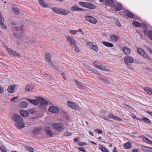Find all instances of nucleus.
<instances>
[{
  "label": "nucleus",
  "instance_id": "nucleus-10",
  "mask_svg": "<svg viewBox=\"0 0 152 152\" xmlns=\"http://www.w3.org/2000/svg\"><path fill=\"white\" fill-rule=\"evenodd\" d=\"M74 82L77 86L78 88L79 89L81 90H83L84 89L85 86L83 85L80 82L76 79L74 80Z\"/></svg>",
  "mask_w": 152,
  "mask_h": 152
},
{
  "label": "nucleus",
  "instance_id": "nucleus-60",
  "mask_svg": "<svg viewBox=\"0 0 152 152\" xmlns=\"http://www.w3.org/2000/svg\"><path fill=\"white\" fill-rule=\"evenodd\" d=\"M93 44V42H88L86 43V45L88 46H91Z\"/></svg>",
  "mask_w": 152,
  "mask_h": 152
},
{
  "label": "nucleus",
  "instance_id": "nucleus-28",
  "mask_svg": "<svg viewBox=\"0 0 152 152\" xmlns=\"http://www.w3.org/2000/svg\"><path fill=\"white\" fill-rule=\"evenodd\" d=\"M123 51L125 54H128L130 53V49L126 47H124L123 48Z\"/></svg>",
  "mask_w": 152,
  "mask_h": 152
},
{
  "label": "nucleus",
  "instance_id": "nucleus-32",
  "mask_svg": "<svg viewBox=\"0 0 152 152\" xmlns=\"http://www.w3.org/2000/svg\"><path fill=\"white\" fill-rule=\"evenodd\" d=\"M140 121H143L147 124H149L151 123L150 121L147 118H141L140 119Z\"/></svg>",
  "mask_w": 152,
  "mask_h": 152
},
{
  "label": "nucleus",
  "instance_id": "nucleus-39",
  "mask_svg": "<svg viewBox=\"0 0 152 152\" xmlns=\"http://www.w3.org/2000/svg\"><path fill=\"white\" fill-rule=\"evenodd\" d=\"M25 148L28 151H29L30 152H34L33 151V148L30 146H25Z\"/></svg>",
  "mask_w": 152,
  "mask_h": 152
},
{
  "label": "nucleus",
  "instance_id": "nucleus-37",
  "mask_svg": "<svg viewBox=\"0 0 152 152\" xmlns=\"http://www.w3.org/2000/svg\"><path fill=\"white\" fill-rule=\"evenodd\" d=\"M103 81L107 85L110 86L111 85V84L110 83V81L107 79H104Z\"/></svg>",
  "mask_w": 152,
  "mask_h": 152
},
{
  "label": "nucleus",
  "instance_id": "nucleus-47",
  "mask_svg": "<svg viewBox=\"0 0 152 152\" xmlns=\"http://www.w3.org/2000/svg\"><path fill=\"white\" fill-rule=\"evenodd\" d=\"M127 15L128 17L132 18H133L134 16V15L132 13L130 12L127 13Z\"/></svg>",
  "mask_w": 152,
  "mask_h": 152
},
{
  "label": "nucleus",
  "instance_id": "nucleus-55",
  "mask_svg": "<svg viewBox=\"0 0 152 152\" xmlns=\"http://www.w3.org/2000/svg\"><path fill=\"white\" fill-rule=\"evenodd\" d=\"M72 134L69 132H66L64 134V136H70Z\"/></svg>",
  "mask_w": 152,
  "mask_h": 152
},
{
  "label": "nucleus",
  "instance_id": "nucleus-20",
  "mask_svg": "<svg viewBox=\"0 0 152 152\" xmlns=\"http://www.w3.org/2000/svg\"><path fill=\"white\" fill-rule=\"evenodd\" d=\"M20 114L21 116L24 117H27L29 115V113L28 112L23 110H20Z\"/></svg>",
  "mask_w": 152,
  "mask_h": 152
},
{
  "label": "nucleus",
  "instance_id": "nucleus-23",
  "mask_svg": "<svg viewBox=\"0 0 152 152\" xmlns=\"http://www.w3.org/2000/svg\"><path fill=\"white\" fill-rule=\"evenodd\" d=\"M144 90L150 95H152V89L149 87H144Z\"/></svg>",
  "mask_w": 152,
  "mask_h": 152
},
{
  "label": "nucleus",
  "instance_id": "nucleus-56",
  "mask_svg": "<svg viewBox=\"0 0 152 152\" xmlns=\"http://www.w3.org/2000/svg\"><path fill=\"white\" fill-rule=\"evenodd\" d=\"M95 131L96 132L99 134H101L102 133V131L99 129H96L95 130Z\"/></svg>",
  "mask_w": 152,
  "mask_h": 152
},
{
  "label": "nucleus",
  "instance_id": "nucleus-11",
  "mask_svg": "<svg viewBox=\"0 0 152 152\" xmlns=\"http://www.w3.org/2000/svg\"><path fill=\"white\" fill-rule=\"evenodd\" d=\"M124 61L126 63H132L134 62L133 58L129 56H126L124 57Z\"/></svg>",
  "mask_w": 152,
  "mask_h": 152
},
{
  "label": "nucleus",
  "instance_id": "nucleus-42",
  "mask_svg": "<svg viewBox=\"0 0 152 152\" xmlns=\"http://www.w3.org/2000/svg\"><path fill=\"white\" fill-rule=\"evenodd\" d=\"M148 35L149 38L152 40V30L148 31Z\"/></svg>",
  "mask_w": 152,
  "mask_h": 152
},
{
  "label": "nucleus",
  "instance_id": "nucleus-4",
  "mask_svg": "<svg viewBox=\"0 0 152 152\" xmlns=\"http://www.w3.org/2000/svg\"><path fill=\"white\" fill-rule=\"evenodd\" d=\"M137 51L139 54L142 56L144 58H146L149 60H151L150 58L145 53L144 51L142 49L140 48H137Z\"/></svg>",
  "mask_w": 152,
  "mask_h": 152
},
{
  "label": "nucleus",
  "instance_id": "nucleus-8",
  "mask_svg": "<svg viewBox=\"0 0 152 152\" xmlns=\"http://www.w3.org/2000/svg\"><path fill=\"white\" fill-rule=\"evenodd\" d=\"M7 50L8 52L11 55H13L16 57H20V54L15 51L12 50L11 49L9 48H7Z\"/></svg>",
  "mask_w": 152,
  "mask_h": 152
},
{
  "label": "nucleus",
  "instance_id": "nucleus-43",
  "mask_svg": "<svg viewBox=\"0 0 152 152\" xmlns=\"http://www.w3.org/2000/svg\"><path fill=\"white\" fill-rule=\"evenodd\" d=\"M48 63L50 65L51 67L54 68L56 69H58V68L51 61H50Z\"/></svg>",
  "mask_w": 152,
  "mask_h": 152
},
{
  "label": "nucleus",
  "instance_id": "nucleus-27",
  "mask_svg": "<svg viewBox=\"0 0 152 152\" xmlns=\"http://www.w3.org/2000/svg\"><path fill=\"white\" fill-rule=\"evenodd\" d=\"M114 8L117 11H119L122 9L123 7L121 5L119 4L114 5Z\"/></svg>",
  "mask_w": 152,
  "mask_h": 152
},
{
  "label": "nucleus",
  "instance_id": "nucleus-21",
  "mask_svg": "<svg viewBox=\"0 0 152 152\" xmlns=\"http://www.w3.org/2000/svg\"><path fill=\"white\" fill-rule=\"evenodd\" d=\"M45 131L46 134L50 137H52L53 136V133L52 131L50 129V127H46L45 128Z\"/></svg>",
  "mask_w": 152,
  "mask_h": 152
},
{
  "label": "nucleus",
  "instance_id": "nucleus-25",
  "mask_svg": "<svg viewBox=\"0 0 152 152\" xmlns=\"http://www.w3.org/2000/svg\"><path fill=\"white\" fill-rule=\"evenodd\" d=\"M110 39L112 42H116L117 40V37L116 35L113 34L110 37Z\"/></svg>",
  "mask_w": 152,
  "mask_h": 152
},
{
  "label": "nucleus",
  "instance_id": "nucleus-53",
  "mask_svg": "<svg viewBox=\"0 0 152 152\" xmlns=\"http://www.w3.org/2000/svg\"><path fill=\"white\" fill-rule=\"evenodd\" d=\"M86 2H79V4L81 6L83 7H86Z\"/></svg>",
  "mask_w": 152,
  "mask_h": 152
},
{
  "label": "nucleus",
  "instance_id": "nucleus-5",
  "mask_svg": "<svg viewBox=\"0 0 152 152\" xmlns=\"http://www.w3.org/2000/svg\"><path fill=\"white\" fill-rule=\"evenodd\" d=\"M48 111L50 112L56 113L59 111V109L57 107L50 106L49 107Z\"/></svg>",
  "mask_w": 152,
  "mask_h": 152
},
{
  "label": "nucleus",
  "instance_id": "nucleus-16",
  "mask_svg": "<svg viewBox=\"0 0 152 152\" xmlns=\"http://www.w3.org/2000/svg\"><path fill=\"white\" fill-rule=\"evenodd\" d=\"M22 42L28 45H29L30 38L28 37H23L21 39Z\"/></svg>",
  "mask_w": 152,
  "mask_h": 152
},
{
  "label": "nucleus",
  "instance_id": "nucleus-19",
  "mask_svg": "<svg viewBox=\"0 0 152 152\" xmlns=\"http://www.w3.org/2000/svg\"><path fill=\"white\" fill-rule=\"evenodd\" d=\"M45 60L47 63L50 61L51 56L50 53H46L45 56Z\"/></svg>",
  "mask_w": 152,
  "mask_h": 152
},
{
  "label": "nucleus",
  "instance_id": "nucleus-52",
  "mask_svg": "<svg viewBox=\"0 0 152 152\" xmlns=\"http://www.w3.org/2000/svg\"><path fill=\"white\" fill-rule=\"evenodd\" d=\"M78 31H75L74 30H71L70 31V33L72 34H76Z\"/></svg>",
  "mask_w": 152,
  "mask_h": 152
},
{
  "label": "nucleus",
  "instance_id": "nucleus-18",
  "mask_svg": "<svg viewBox=\"0 0 152 152\" xmlns=\"http://www.w3.org/2000/svg\"><path fill=\"white\" fill-rule=\"evenodd\" d=\"M86 7L91 9L95 8V6L91 3L86 2Z\"/></svg>",
  "mask_w": 152,
  "mask_h": 152
},
{
  "label": "nucleus",
  "instance_id": "nucleus-50",
  "mask_svg": "<svg viewBox=\"0 0 152 152\" xmlns=\"http://www.w3.org/2000/svg\"><path fill=\"white\" fill-rule=\"evenodd\" d=\"M29 112L31 114H33L34 112H35V109H32L28 110Z\"/></svg>",
  "mask_w": 152,
  "mask_h": 152
},
{
  "label": "nucleus",
  "instance_id": "nucleus-54",
  "mask_svg": "<svg viewBox=\"0 0 152 152\" xmlns=\"http://www.w3.org/2000/svg\"><path fill=\"white\" fill-rule=\"evenodd\" d=\"M13 10L14 13L15 14H18L19 13V11L18 10H16V9L14 7L12 8Z\"/></svg>",
  "mask_w": 152,
  "mask_h": 152
},
{
  "label": "nucleus",
  "instance_id": "nucleus-9",
  "mask_svg": "<svg viewBox=\"0 0 152 152\" xmlns=\"http://www.w3.org/2000/svg\"><path fill=\"white\" fill-rule=\"evenodd\" d=\"M67 41L70 43V45L72 47L76 45V43L74 39L72 37L69 36H68L66 38Z\"/></svg>",
  "mask_w": 152,
  "mask_h": 152
},
{
  "label": "nucleus",
  "instance_id": "nucleus-12",
  "mask_svg": "<svg viewBox=\"0 0 152 152\" xmlns=\"http://www.w3.org/2000/svg\"><path fill=\"white\" fill-rule=\"evenodd\" d=\"M71 10L73 11H86L85 9L80 8L76 5H73L72 7L71 8Z\"/></svg>",
  "mask_w": 152,
  "mask_h": 152
},
{
  "label": "nucleus",
  "instance_id": "nucleus-13",
  "mask_svg": "<svg viewBox=\"0 0 152 152\" xmlns=\"http://www.w3.org/2000/svg\"><path fill=\"white\" fill-rule=\"evenodd\" d=\"M16 87L15 84H13L9 86L7 89V91L10 93H12L15 92V89Z\"/></svg>",
  "mask_w": 152,
  "mask_h": 152
},
{
  "label": "nucleus",
  "instance_id": "nucleus-59",
  "mask_svg": "<svg viewBox=\"0 0 152 152\" xmlns=\"http://www.w3.org/2000/svg\"><path fill=\"white\" fill-rule=\"evenodd\" d=\"M79 145L80 146H83L84 145H86V143L85 142H80L79 143Z\"/></svg>",
  "mask_w": 152,
  "mask_h": 152
},
{
  "label": "nucleus",
  "instance_id": "nucleus-14",
  "mask_svg": "<svg viewBox=\"0 0 152 152\" xmlns=\"http://www.w3.org/2000/svg\"><path fill=\"white\" fill-rule=\"evenodd\" d=\"M97 68L103 71L110 72V70L108 68H107L104 65H99L97 66Z\"/></svg>",
  "mask_w": 152,
  "mask_h": 152
},
{
  "label": "nucleus",
  "instance_id": "nucleus-40",
  "mask_svg": "<svg viewBox=\"0 0 152 152\" xmlns=\"http://www.w3.org/2000/svg\"><path fill=\"white\" fill-rule=\"evenodd\" d=\"M0 150L2 152H6L7 150L6 147L4 145L0 147Z\"/></svg>",
  "mask_w": 152,
  "mask_h": 152
},
{
  "label": "nucleus",
  "instance_id": "nucleus-49",
  "mask_svg": "<svg viewBox=\"0 0 152 152\" xmlns=\"http://www.w3.org/2000/svg\"><path fill=\"white\" fill-rule=\"evenodd\" d=\"M145 47L147 50H148L149 53L152 54V50L151 48L149 46L147 45L145 46Z\"/></svg>",
  "mask_w": 152,
  "mask_h": 152
},
{
  "label": "nucleus",
  "instance_id": "nucleus-33",
  "mask_svg": "<svg viewBox=\"0 0 152 152\" xmlns=\"http://www.w3.org/2000/svg\"><path fill=\"white\" fill-rule=\"evenodd\" d=\"M143 140L144 142L148 144H152V142L146 137H143Z\"/></svg>",
  "mask_w": 152,
  "mask_h": 152
},
{
  "label": "nucleus",
  "instance_id": "nucleus-24",
  "mask_svg": "<svg viewBox=\"0 0 152 152\" xmlns=\"http://www.w3.org/2000/svg\"><path fill=\"white\" fill-rule=\"evenodd\" d=\"M34 88V86L33 85L29 84L26 86L25 90L26 91H29L32 90Z\"/></svg>",
  "mask_w": 152,
  "mask_h": 152
},
{
  "label": "nucleus",
  "instance_id": "nucleus-45",
  "mask_svg": "<svg viewBox=\"0 0 152 152\" xmlns=\"http://www.w3.org/2000/svg\"><path fill=\"white\" fill-rule=\"evenodd\" d=\"M113 118L115 120L118 121H122V119L120 118V117L116 116H113Z\"/></svg>",
  "mask_w": 152,
  "mask_h": 152
},
{
  "label": "nucleus",
  "instance_id": "nucleus-34",
  "mask_svg": "<svg viewBox=\"0 0 152 152\" xmlns=\"http://www.w3.org/2000/svg\"><path fill=\"white\" fill-rule=\"evenodd\" d=\"M15 125L19 129H22L24 126V124L23 122L21 124H15Z\"/></svg>",
  "mask_w": 152,
  "mask_h": 152
},
{
  "label": "nucleus",
  "instance_id": "nucleus-6",
  "mask_svg": "<svg viewBox=\"0 0 152 152\" xmlns=\"http://www.w3.org/2000/svg\"><path fill=\"white\" fill-rule=\"evenodd\" d=\"M85 19L86 20L93 24H96L97 22V20L94 17L91 16H86Z\"/></svg>",
  "mask_w": 152,
  "mask_h": 152
},
{
  "label": "nucleus",
  "instance_id": "nucleus-2",
  "mask_svg": "<svg viewBox=\"0 0 152 152\" xmlns=\"http://www.w3.org/2000/svg\"><path fill=\"white\" fill-rule=\"evenodd\" d=\"M54 129L58 131H61L64 130V125L61 123H56L53 125Z\"/></svg>",
  "mask_w": 152,
  "mask_h": 152
},
{
  "label": "nucleus",
  "instance_id": "nucleus-58",
  "mask_svg": "<svg viewBox=\"0 0 152 152\" xmlns=\"http://www.w3.org/2000/svg\"><path fill=\"white\" fill-rule=\"evenodd\" d=\"M78 149L79 151H81L86 152V151L84 149L83 147H78Z\"/></svg>",
  "mask_w": 152,
  "mask_h": 152
},
{
  "label": "nucleus",
  "instance_id": "nucleus-62",
  "mask_svg": "<svg viewBox=\"0 0 152 152\" xmlns=\"http://www.w3.org/2000/svg\"><path fill=\"white\" fill-rule=\"evenodd\" d=\"M114 116L112 114H111L110 113H109L108 115V118H113V116Z\"/></svg>",
  "mask_w": 152,
  "mask_h": 152
},
{
  "label": "nucleus",
  "instance_id": "nucleus-22",
  "mask_svg": "<svg viewBox=\"0 0 152 152\" xmlns=\"http://www.w3.org/2000/svg\"><path fill=\"white\" fill-rule=\"evenodd\" d=\"M26 100L28 102L34 105H37L38 104V101L37 99H27Z\"/></svg>",
  "mask_w": 152,
  "mask_h": 152
},
{
  "label": "nucleus",
  "instance_id": "nucleus-17",
  "mask_svg": "<svg viewBox=\"0 0 152 152\" xmlns=\"http://www.w3.org/2000/svg\"><path fill=\"white\" fill-rule=\"evenodd\" d=\"M105 4L110 7H113L114 5V2L112 0H106L105 2Z\"/></svg>",
  "mask_w": 152,
  "mask_h": 152
},
{
  "label": "nucleus",
  "instance_id": "nucleus-38",
  "mask_svg": "<svg viewBox=\"0 0 152 152\" xmlns=\"http://www.w3.org/2000/svg\"><path fill=\"white\" fill-rule=\"evenodd\" d=\"M41 130L42 129L41 128H37L35 129L34 132V134H37L39 133Z\"/></svg>",
  "mask_w": 152,
  "mask_h": 152
},
{
  "label": "nucleus",
  "instance_id": "nucleus-15",
  "mask_svg": "<svg viewBox=\"0 0 152 152\" xmlns=\"http://www.w3.org/2000/svg\"><path fill=\"white\" fill-rule=\"evenodd\" d=\"M19 106L20 108H24L28 106V104L26 101H22L20 102L19 104Z\"/></svg>",
  "mask_w": 152,
  "mask_h": 152
},
{
  "label": "nucleus",
  "instance_id": "nucleus-1",
  "mask_svg": "<svg viewBox=\"0 0 152 152\" xmlns=\"http://www.w3.org/2000/svg\"><path fill=\"white\" fill-rule=\"evenodd\" d=\"M67 104L69 107L73 110H79L80 109V107L78 105L73 102L68 101Z\"/></svg>",
  "mask_w": 152,
  "mask_h": 152
},
{
  "label": "nucleus",
  "instance_id": "nucleus-48",
  "mask_svg": "<svg viewBox=\"0 0 152 152\" xmlns=\"http://www.w3.org/2000/svg\"><path fill=\"white\" fill-rule=\"evenodd\" d=\"M73 47L74 48V50L76 52H77V53L80 52V50L77 47V46H76V45H75V46H74Z\"/></svg>",
  "mask_w": 152,
  "mask_h": 152
},
{
  "label": "nucleus",
  "instance_id": "nucleus-64",
  "mask_svg": "<svg viewBox=\"0 0 152 152\" xmlns=\"http://www.w3.org/2000/svg\"><path fill=\"white\" fill-rule=\"evenodd\" d=\"M96 77L99 80H101V81H103V80H104V78H102L100 76H97Z\"/></svg>",
  "mask_w": 152,
  "mask_h": 152
},
{
  "label": "nucleus",
  "instance_id": "nucleus-63",
  "mask_svg": "<svg viewBox=\"0 0 152 152\" xmlns=\"http://www.w3.org/2000/svg\"><path fill=\"white\" fill-rule=\"evenodd\" d=\"M45 76L47 77L49 79L52 80V78L50 76L47 74H45Z\"/></svg>",
  "mask_w": 152,
  "mask_h": 152
},
{
  "label": "nucleus",
  "instance_id": "nucleus-36",
  "mask_svg": "<svg viewBox=\"0 0 152 152\" xmlns=\"http://www.w3.org/2000/svg\"><path fill=\"white\" fill-rule=\"evenodd\" d=\"M126 149H127L131 148L132 147L131 144L129 142H127L124 145Z\"/></svg>",
  "mask_w": 152,
  "mask_h": 152
},
{
  "label": "nucleus",
  "instance_id": "nucleus-44",
  "mask_svg": "<svg viewBox=\"0 0 152 152\" xmlns=\"http://www.w3.org/2000/svg\"><path fill=\"white\" fill-rule=\"evenodd\" d=\"M92 49L93 50L96 52L98 50V47L96 45H93L92 47Z\"/></svg>",
  "mask_w": 152,
  "mask_h": 152
},
{
  "label": "nucleus",
  "instance_id": "nucleus-26",
  "mask_svg": "<svg viewBox=\"0 0 152 152\" xmlns=\"http://www.w3.org/2000/svg\"><path fill=\"white\" fill-rule=\"evenodd\" d=\"M61 8L57 7H53L52 8V10L54 12L60 14L61 13Z\"/></svg>",
  "mask_w": 152,
  "mask_h": 152
},
{
  "label": "nucleus",
  "instance_id": "nucleus-41",
  "mask_svg": "<svg viewBox=\"0 0 152 152\" xmlns=\"http://www.w3.org/2000/svg\"><path fill=\"white\" fill-rule=\"evenodd\" d=\"M133 24L136 27H139L140 26V23L136 21H134L132 22Z\"/></svg>",
  "mask_w": 152,
  "mask_h": 152
},
{
  "label": "nucleus",
  "instance_id": "nucleus-46",
  "mask_svg": "<svg viewBox=\"0 0 152 152\" xmlns=\"http://www.w3.org/2000/svg\"><path fill=\"white\" fill-rule=\"evenodd\" d=\"M0 25L1 27L3 29H6L7 28V26L5 25L3 22H2L0 23Z\"/></svg>",
  "mask_w": 152,
  "mask_h": 152
},
{
  "label": "nucleus",
  "instance_id": "nucleus-35",
  "mask_svg": "<svg viewBox=\"0 0 152 152\" xmlns=\"http://www.w3.org/2000/svg\"><path fill=\"white\" fill-rule=\"evenodd\" d=\"M39 1V3L40 5L42 6V7H48V5L46 4L44 2V0H38Z\"/></svg>",
  "mask_w": 152,
  "mask_h": 152
},
{
  "label": "nucleus",
  "instance_id": "nucleus-29",
  "mask_svg": "<svg viewBox=\"0 0 152 152\" xmlns=\"http://www.w3.org/2000/svg\"><path fill=\"white\" fill-rule=\"evenodd\" d=\"M102 43L103 45L108 47H112L114 46L113 44L108 42L103 41Z\"/></svg>",
  "mask_w": 152,
  "mask_h": 152
},
{
  "label": "nucleus",
  "instance_id": "nucleus-51",
  "mask_svg": "<svg viewBox=\"0 0 152 152\" xmlns=\"http://www.w3.org/2000/svg\"><path fill=\"white\" fill-rule=\"evenodd\" d=\"M102 148H101V150L103 152H108L107 149L105 147L102 146Z\"/></svg>",
  "mask_w": 152,
  "mask_h": 152
},
{
  "label": "nucleus",
  "instance_id": "nucleus-7",
  "mask_svg": "<svg viewBox=\"0 0 152 152\" xmlns=\"http://www.w3.org/2000/svg\"><path fill=\"white\" fill-rule=\"evenodd\" d=\"M37 99L38 100V103H39L42 105H45L48 103L47 101L42 97H37Z\"/></svg>",
  "mask_w": 152,
  "mask_h": 152
},
{
  "label": "nucleus",
  "instance_id": "nucleus-3",
  "mask_svg": "<svg viewBox=\"0 0 152 152\" xmlns=\"http://www.w3.org/2000/svg\"><path fill=\"white\" fill-rule=\"evenodd\" d=\"M12 118L13 120L18 124H21L23 122V120L20 116L16 114L13 115Z\"/></svg>",
  "mask_w": 152,
  "mask_h": 152
},
{
  "label": "nucleus",
  "instance_id": "nucleus-31",
  "mask_svg": "<svg viewBox=\"0 0 152 152\" xmlns=\"http://www.w3.org/2000/svg\"><path fill=\"white\" fill-rule=\"evenodd\" d=\"M140 27H141V28H143V30H144V34H145L148 29L147 27L146 24L144 23H141L140 24Z\"/></svg>",
  "mask_w": 152,
  "mask_h": 152
},
{
  "label": "nucleus",
  "instance_id": "nucleus-61",
  "mask_svg": "<svg viewBox=\"0 0 152 152\" xmlns=\"http://www.w3.org/2000/svg\"><path fill=\"white\" fill-rule=\"evenodd\" d=\"M4 91L3 87L0 86V93L2 94L4 92Z\"/></svg>",
  "mask_w": 152,
  "mask_h": 152
},
{
  "label": "nucleus",
  "instance_id": "nucleus-57",
  "mask_svg": "<svg viewBox=\"0 0 152 152\" xmlns=\"http://www.w3.org/2000/svg\"><path fill=\"white\" fill-rule=\"evenodd\" d=\"M142 148L143 150L145 151H148V147L145 146H142Z\"/></svg>",
  "mask_w": 152,
  "mask_h": 152
},
{
  "label": "nucleus",
  "instance_id": "nucleus-30",
  "mask_svg": "<svg viewBox=\"0 0 152 152\" xmlns=\"http://www.w3.org/2000/svg\"><path fill=\"white\" fill-rule=\"evenodd\" d=\"M69 11L68 10H64L62 9H61V13L60 14L63 15H66L69 14Z\"/></svg>",
  "mask_w": 152,
  "mask_h": 152
}]
</instances>
